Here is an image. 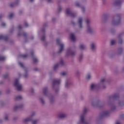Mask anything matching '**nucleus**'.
I'll return each instance as SVG.
<instances>
[{
    "mask_svg": "<svg viewBox=\"0 0 124 124\" xmlns=\"http://www.w3.org/2000/svg\"><path fill=\"white\" fill-rule=\"evenodd\" d=\"M38 61V60H37V58H34V59H33V62H37Z\"/></svg>",
    "mask_w": 124,
    "mask_h": 124,
    "instance_id": "19",
    "label": "nucleus"
},
{
    "mask_svg": "<svg viewBox=\"0 0 124 124\" xmlns=\"http://www.w3.org/2000/svg\"><path fill=\"white\" fill-rule=\"evenodd\" d=\"M68 82H66L65 83V86L67 87V85H68Z\"/></svg>",
    "mask_w": 124,
    "mask_h": 124,
    "instance_id": "31",
    "label": "nucleus"
},
{
    "mask_svg": "<svg viewBox=\"0 0 124 124\" xmlns=\"http://www.w3.org/2000/svg\"><path fill=\"white\" fill-rule=\"evenodd\" d=\"M84 114H82L80 116V121H81V124L85 123V119H84Z\"/></svg>",
    "mask_w": 124,
    "mask_h": 124,
    "instance_id": "6",
    "label": "nucleus"
},
{
    "mask_svg": "<svg viewBox=\"0 0 124 124\" xmlns=\"http://www.w3.org/2000/svg\"><path fill=\"white\" fill-rule=\"evenodd\" d=\"M14 16V14H11L9 16V19H11V18H12V17Z\"/></svg>",
    "mask_w": 124,
    "mask_h": 124,
    "instance_id": "17",
    "label": "nucleus"
},
{
    "mask_svg": "<svg viewBox=\"0 0 124 124\" xmlns=\"http://www.w3.org/2000/svg\"><path fill=\"white\" fill-rule=\"evenodd\" d=\"M116 124H121V123H120V122H117L116 123Z\"/></svg>",
    "mask_w": 124,
    "mask_h": 124,
    "instance_id": "33",
    "label": "nucleus"
},
{
    "mask_svg": "<svg viewBox=\"0 0 124 124\" xmlns=\"http://www.w3.org/2000/svg\"><path fill=\"white\" fill-rule=\"evenodd\" d=\"M0 39H4V36H3V35H0Z\"/></svg>",
    "mask_w": 124,
    "mask_h": 124,
    "instance_id": "20",
    "label": "nucleus"
},
{
    "mask_svg": "<svg viewBox=\"0 0 124 124\" xmlns=\"http://www.w3.org/2000/svg\"><path fill=\"white\" fill-rule=\"evenodd\" d=\"M62 74L63 76L66 75V72H63V73H62Z\"/></svg>",
    "mask_w": 124,
    "mask_h": 124,
    "instance_id": "24",
    "label": "nucleus"
},
{
    "mask_svg": "<svg viewBox=\"0 0 124 124\" xmlns=\"http://www.w3.org/2000/svg\"><path fill=\"white\" fill-rule=\"evenodd\" d=\"M1 26H2V27H4V26H5V23H2L1 24Z\"/></svg>",
    "mask_w": 124,
    "mask_h": 124,
    "instance_id": "26",
    "label": "nucleus"
},
{
    "mask_svg": "<svg viewBox=\"0 0 124 124\" xmlns=\"http://www.w3.org/2000/svg\"><path fill=\"white\" fill-rule=\"evenodd\" d=\"M21 98H22V96H18L16 97V99L17 100H18L19 99H21Z\"/></svg>",
    "mask_w": 124,
    "mask_h": 124,
    "instance_id": "18",
    "label": "nucleus"
},
{
    "mask_svg": "<svg viewBox=\"0 0 124 124\" xmlns=\"http://www.w3.org/2000/svg\"><path fill=\"white\" fill-rule=\"evenodd\" d=\"M19 65H20V66H21V67H23V63L19 62Z\"/></svg>",
    "mask_w": 124,
    "mask_h": 124,
    "instance_id": "23",
    "label": "nucleus"
},
{
    "mask_svg": "<svg viewBox=\"0 0 124 124\" xmlns=\"http://www.w3.org/2000/svg\"><path fill=\"white\" fill-rule=\"evenodd\" d=\"M7 116H6L5 118V120H7Z\"/></svg>",
    "mask_w": 124,
    "mask_h": 124,
    "instance_id": "38",
    "label": "nucleus"
},
{
    "mask_svg": "<svg viewBox=\"0 0 124 124\" xmlns=\"http://www.w3.org/2000/svg\"><path fill=\"white\" fill-rule=\"evenodd\" d=\"M5 60V57L3 56H0V61H4Z\"/></svg>",
    "mask_w": 124,
    "mask_h": 124,
    "instance_id": "14",
    "label": "nucleus"
},
{
    "mask_svg": "<svg viewBox=\"0 0 124 124\" xmlns=\"http://www.w3.org/2000/svg\"><path fill=\"white\" fill-rule=\"evenodd\" d=\"M87 108H84L83 109V113H86L87 112Z\"/></svg>",
    "mask_w": 124,
    "mask_h": 124,
    "instance_id": "22",
    "label": "nucleus"
},
{
    "mask_svg": "<svg viewBox=\"0 0 124 124\" xmlns=\"http://www.w3.org/2000/svg\"><path fill=\"white\" fill-rule=\"evenodd\" d=\"M91 78H92V76L91 75V74H88L86 76V79H87V80H90V79H91Z\"/></svg>",
    "mask_w": 124,
    "mask_h": 124,
    "instance_id": "13",
    "label": "nucleus"
},
{
    "mask_svg": "<svg viewBox=\"0 0 124 124\" xmlns=\"http://www.w3.org/2000/svg\"><path fill=\"white\" fill-rule=\"evenodd\" d=\"M60 49H59V53H62V51L63 50V44H61L60 45Z\"/></svg>",
    "mask_w": 124,
    "mask_h": 124,
    "instance_id": "7",
    "label": "nucleus"
},
{
    "mask_svg": "<svg viewBox=\"0 0 124 124\" xmlns=\"http://www.w3.org/2000/svg\"><path fill=\"white\" fill-rule=\"evenodd\" d=\"M52 1V0H47L48 2H51Z\"/></svg>",
    "mask_w": 124,
    "mask_h": 124,
    "instance_id": "32",
    "label": "nucleus"
},
{
    "mask_svg": "<svg viewBox=\"0 0 124 124\" xmlns=\"http://www.w3.org/2000/svg\"><path fill=\"white\" fill-rule=\"evenodd\" d=\"M44 92H45V89L44 90Z\"/></svg>",
    "mask_w": 124,
    "mask_h": 124,
    "instance_id": "41",
    "label": "nucleus"
},
{
    "mask_svg": "<svg viewBox=\"0 0 124 124\" xmlns=\"http://www.w3.org/2000/svg\"><path fill=\"white\" fill-rule=\"evenodd\" d=\"M105 81V78H102L100 80L99 83L97 84L92 83L91 85L90 89L92 90H95V89H98L99 88V86H102L103 85V83Z\"/></svg>",
    "mask_w": 124,
    "mask_h": 124,
    "instance_id": "1",
    "label": "nucleus"
},
{
    "mask_svg": "<svg viewBox=\"0 0 124 124\" xmlns=\"http://www.w3.org/2000/svg\"><path fill=\"white\" fill-rule=\"evenodd\" d=\"M80 59H82V56H81Z\"/></svg>",
    "mask_w": 124,
    "mask_h": 124,
    "instance_id": "42",
    "label": "nucleus"
},
{
    "mask_svg": "<svg viewBox=\"0 0 124 124\" xmlns=\"http://www.w3.org/2000/svg\"><path fill=\"white\" fill-rule=\"evenodd\" d=\"M34 114H32L31 116L29 118H27L23 120V122L24 123H27V122H31V121L32 124H37V120H32V116H33Z\"/></svg>",
    "mask_w": 124,
    "mask_h": 124,
    "instance_id": "2",
    "label": "nucleus"
},
{
    "mask_svg": "<svg viewBox=\"0 0 124 124\" xmlns=\"http://www.w3.org/2000/svg\"><path fill=\"white\" fill-rule=\"evenodd\" d=\"M56 41H57V43H59V42H60V40H59V39H57V40H56Z\"/></svg>",
    "mask_w": 124,
    "mask_h": 124,
    "instance_id": "30",
    "label": "nucleus"
},
{
    "mask_svg": "<svg viewBox=\"0 0 124 124\" xmlns=\"http://www.w3.org/2000/svg\"><path fill=\"white\" fill-rule=\"evenodd\" d=\"M26 27H28V24H26Z\"/></svg>",
    "mask_w": 124,
    "mask_h": 124,
    "instance_id": "39",
    "label": "nucleus"
},
{
    "mask_svg": "<svg viewBox=\"0 0 124 124\" xmlns=\"http://www.w3.org/2000/svg\"><path fill=\"white\" fill-rule=\"evenodd\" d=\"M115 42L114 40L111 41V45H114V44H115Z\"/></svg>",
    "mask_w": 124,
    "mask_h": 124,
    "instance_id": "21",
    "label": "nucleus"
},
{
    "mask_svg": "<svg viewBox=\"0 0 124 124\" xmlns=\"http://www.w3.org/2000/svg\"><path fill=\"white\" fill-rule=\"evenodd\" d=\"M33 0H30V1L31 2H32V1H33Z\"/></svg>",
    "mask_w": 124,
    "mask_h": 124,
    "instance_id": "34",
    "label": "nucleus"
},
{
    "mask_svg": "<svg viewBox=\"0 0 124 124\" xmlns=\"http://www.w3.org/2000/svg\"><path fill=\"white\" fill-rule=\"evenodd\" d=\"M23 57H24V58H26V57H27V55H24Z\"/></svg>",
    "mask_w": 124,
    "mask_h": 124,
    "instance_id": "37",
    "label": "nucleus"
},
{
    "mask_svg": "<svg viewBox=\"0 0 124 124\" xmlns=\"http://www.w3.org/2000/svg\"><path fill=\"white\" fill-rule=\"evenodd\" d=\"M11 6H12H12H12V5H11Z\"/></svg>",
    "mask_w": 124,
    "mask_h": 124,
    "instance_id": "43",
    "label": "nucleus"
},
{
    "mask_svg": "<svg viewBox=\"0 0 124 124\" xmlns=\"http://www.w3.org/2000/svg\"><path fill=\"white\" fill-rule=\"evenodd\" d=\"M74 55H75V52H74Z\"/></svg>",
    "mask_w": 124,
    "mask_h": 124,
    "instance_id": "40",
    "label": "nucleus"
},
{
    "mask_svg": "<svg viewBox=\"0 0 124 124\" xmlns=\"http://www.w3.org/2000/svg\"><path fill=\"white\" fill-rule=\"evenodd\" d=\"M45 39V36H43L41 38V40H44Z\"/></svg>",
    "mask_w": 124,
    "mask_h": 124,
    "instance_id": "25",
    "label": "nucleus"
},
{
    "mask_svg": "<svg viewBox=\"0 0 124 124\" xmlns=\"http://www.w3.org/2000/svg\"><path fill=\"white\" fill-rule=\"evenodd\" d=\"M86 23H87V24H89V20H86Z\"/></svg>",
    "mask_w": 124,
    "mask_h": 124,
    "instance_id": "35",
    "label": "nucleus"
},
{
    "mask_svg": "<svg viewBox=\"0 0 124 124\" xmlns=\"http://www.w3.org/2000/svg\"><path fill=\"white\" fill-rule=\"evenodd\" d=\"M78 24L79 25V27L82 28V18H79L78 19Z\"/></svg>",
    "mask_w": 124,
    "mask_h": 124,
    "instance_id": "9",
    "label": "nucleus"
},
{
    "mask_svg": "<svg viewBox=\"0 0 124 124\" xmlns=\"http://www.w3.org/2000/svg\"><path fill=\"white\" fill-rule=\"evenodd\" d=\"M76 6H79V3H77L76 4Z\"/></svg>",
    "mask_w": 124,
    "mask_h": 124,
    "instance_id": "27",
    "label": "nucleus"
},
{
    "mask_svg": "<svg viewBox=\"0 0 124 124\" xmlns=\"http://www.w3.org/2000/svg\"><path fill=\"white\" fill-rule=\"evenodd\" d=\"M87 31L88 32H92V31H93V29L92 27H91V26H88Z\"/></svg>",
    "mask_w": 124,
    "mask_h": 124,
    "instance_id": "10",
    "label": "nucleus"
},
{
    "mask_svg": "<svg viewBox=\"0 0 124 124\" xmlns=\"http://www.w3.org/2000/svg\"><path fill=\"white\" fill-rule=\"evenodd\" d=\"M70 39L72 41H75V40H76V37H75V36L73 33L70 34Z\"/></svg>",
    "mask_w": 124,
    "mask_h": 124,
    "instance_id": "5",
    "label": "nucleus"
},
{
    "mask_svg": "<svg viewBox=\"0 0 124 124\" xmlns=\"http://www.w3.org/2000/svg\"><path fill=\"white\" fill-rule=\"evenodd\" d=\"M15 86L16 87L18 91H21L23 89L22 85L19 83V79H16L15 81Z\"/></svg>",
    "mask_w": 124,
    "mask_h": 124,
    "instance_id": "3",
    "label": "nucleus"
},
{
    "mask_svg": "<svg viewBox=\"0 0 124 124\" xmlns=\"http://www.w3.org/2000/svg\"><path fill=\"white\" fill-rule=\"evenodd\" d=\"M90 46L92 50H94L96 47V44H95V43H93L91 44Z\"/></svg>",
    "mask_w": 124,
    "mask_h": 124,
    "instance_id": "4",
    "label": "nucleus"
},
{
    "mask_svg": "<svg viewBox=\"0 0 124 124\" xmlns=\"http://www.w3.org/2000/svg\"><path fill=\"white\" fill-rule=\"evenodd\" d=\"M21 28H22V26H21V25H19V26H18V29H19V30H20V29H21Z\"/></svg>",
    "mask_w": 124,
    "mask_h": 124,
    "instance_id": "29",
    "label": "nucleus"
},
{
    "mask_svg": "<svg viewBox=\"0 0 124 124\" xmlns=\"http://www.w3.org/2000/svg\"><path fill=\"white\" fill-rule=\"evenodd\" d=\"M59 118H64L65 117V114L64 113H60L58 115Z\"/></svg>",
    "mask_w": 124,
    "mask_h": 124,
    "instance_id": "11",
    "label": "nucleus"
},
{
    "mask_svg": "<svg viewBox=\"0 0 124 124\" xmlns=\"http://www.w3.org/2000/svg\"><path fill=\"white\" fill-rule=\"evenodd\" d=\"M79 47L80 48V49H83L85 48V46H84V45H80L79 46Z\"/></svg>",
    "mask_w": 124,
    "mask_h": 124,
    "instance_id": "15",
    "label": "nucleus"
},
{
    "mask_svg": "<svg viewBox=\"0 0 124 124\" xmlns=\"http://www.w3.org/2000/svg\"><path fill=\"white\" fill-rule=\"evenodd\" d=\"M60 83H61V80L59 79H56L54 81V84H60Z\"/></svg>",
    "mask_w": 124,
    "mask_h": 124,
    "instance_id": "12",
    "label": "nucleus"
},
{
    "mask_svg": "<svg viewBox=\"0 0 124 124\" xmlns=\"http://www.w3.org/2000/svg\"><path fill=\"white\" fill-rule=\"evenodd\" d=\"M63 63V62L62 61L61 62V64H62Z\"/></svg>",
    "mask_w": 124,
    "mask_h": 124,
    "instance_id": "36",
    "label": "nucleus"
},
{
    "mask_svg": "<svg viewBox=\"0 0 124 124\" xmlns=\"http://www.w3.org/2000/svg\"><path fill=\"white\" fill-rule=\"evenodd\" d=\"M59 67V64H57L54 66V70H56Z\"/></svg>",
    "mask_w": 124,
    "mask_h": 124,
    "instance_id": "16",
    "label": "nucleus"
},
{
    "mask_svg": "<svg viewBox=\"0 0 124 124\" xmlns=\"http://www.w3.org/2000/svg\"><path fill=\"white\" fill-rule=\"evenodd\" d=\"M66 14L67 15H71V11L70 9H67L66 10Z\"/></svg>",
    "mask_w": 124,
    "mask_h": 124,
    "instance_id": "8",
    "label": "nucleus"
},
{
    "mask_svg": "<svg viewBox=\"0 0 124 124\" xmlns=\"http://www.w3.org/2000/svg\"><path fill=\"white\" fill-rule=\"evenodd\" d=\"M104 116H107V112H105L104 113Z\"/></svg>",
    "mask_w": 124,
    "mask_h": 124,
    "instance_id": "28",
    "label": "nucleus"
}]
</instances>
